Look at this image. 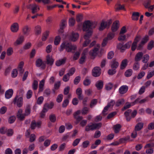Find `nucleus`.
I'll list each match as a JSON object with an SVG mask.
<instances>
[{
	"instance_id": "33",
	"label": "nucleus",
	"mask_w": 154,
	"mask_h": 154,
	"mask_svg": "<svg viewBox=\"0 0 154 154\" xmlns=\"http://www.w3.org/2000/svg\"><path fill=\"white\" fill-rule=\"evenodd\" d=\"M143 55V54L141 52H138L136 55L135 57V60L136 61H139L140 60Z\"/></svg>"
},
{
	"instance_id": "43",
	"label": "nucleus",
	"mask_w": 154,
	"mask_h": 154,
	"mask_svg": "<svg viewBox=\"0 0 154 154\" xmlns=\"http://www.w3.org/2000/svg\"><path fill=\"white\" fill-rule=\"evenodd\" d=\"M6 134L7 136L9 137L11 136L13 134V130L11 129H7Z\"/></svg>"
},
{
	"instance_id": "46",
	"label": "nucleus",
	"mask_w": 154,
	"mask_h": 154,
	"mask_svg": "<svg viewBox=\"0 0 154 154\" xmlns=\"http://www.w3.org/2000/svg\"><path fill=\"white\" fill-rule=\"evenodd\" d=\"M121 125L119 124H117L115 125L114 126V129L115 132L116 133H117L120 131L121 128Z\"/></svg>"
},
{
	"instance_id": "55",
	"label": "nucleus",
	"mask_w": 154,
	"mask_h": 154,
	"mask_svg": "<svg viewBox=\"0 0 154 154\" xmlns=\"http://www.w3.org/2000/svg\"><path fill=\"white\" fill-rule=\"evenodd\" d=\"M90 145V142L88 140L84 141L82 143L83 147L84 148L87 147Z\"/></svg>"
},
{
	"instance_id": "47",
	"label": "nucleus",
	"mask_w": 154,
	"mask_h": 154,
	"mask_svg": "<svg viewBox=\"0 0 154 154\" xmlns=\"http://www.w3.org/2000/svg\"><path fill=\"white\" fill-rule=\"evenodd\" d=\"M132 73V71L131 69H129L126 71L125 72V75L126 77L131 76Z\"/></svg>"
},
{
	"instance_id": "56",
	"label": "nucleus",
	"mask_w": 154,
	"mask_h": 154,
	"mask_svg": "<svg viewBox=\"0 0 154 154\" xmlns=\"http://www.w3.org/2000/svg\"><path fill=\"white\" fill-rule=\"evenodd\" d=\"M124 103V99H121L119 100L116 103V106H118L123 104Z\"/></svg>"
},
{
	"instance_id": "53",
	"label": "nucleus",
	"mask_w": 154,
	"mask_h": 154,
	"mask_svg": "<svg viewBox=\"0 0 154 154\" xmlns=\"http://www.w3.org/2000/svg\"><path fill=\"white\" fill-rule=\"evenodd\" d=\"M89 111V108L87 107H84L82 110V112L83 115L87 114Z\"/></svg>"
},
{
	"instance_id": "51",
	"label": "nucleus",
	"mask_w": 154,
	"mask_h": 154,
	"mask_svg": "<svg viewBox=\"0 0 154 154\" xmlns=\"http://www.w3.org/2000/svg\"><path fill=\"white\" fill-rule=\"evenodd\" d=\"M126 39V36L124 34H120L118 38V39L119 41H122Z\"/></svg>"
},
{
	"instance_id": "31",
	"label": "nucleus",
	"mask_w": 154,
	"mask_h": 154,
	"mask_svg": "<svg viewBox=\"0 0 154 154\" xmlns=\"http://www.w3.org/2000/svg\"><path fill=\"white\" fill-rule=\"evenodd\" d=\"M66 58H64L63 59H61L57 61L56 62V64L57 66H59L62 64L64 63L65 62Z\"/></svg>"
},
{
	"instance_id": "45",
	"label": "nucleus",
	"mask_w": 154,
	"mask_h": 154,
	"mask_svg": "<svg viewBox=\"0 0 154 154\" xmlns=\"http://www.w3.org/2000/svg\"><path fill=\"white\" fill-rule=\"evenodd\" d=\"M30 113V106L29 105H28L26 106L25 110V113H24L26 116L29 115Z\"/></svg>"
},
{
	"instance_id": "63",
	"label": "nucleus",
	"mask_w": 154,
	"mask_h": 154,
	"mask_svg": "<svg viewBox=\"0 0 154 154\" xmlns=\"http://www.w3.org/2000/svg\"><path fill=\"white\" fill-rule=\"evenodd\" d=\"M32 92L31 90L28 91L26 94V98L28 99H30L32 96Z\"/></svg>"
},
{
	"instance_id": "28",
	"label": "nucleus",
	"mask_w": 154,
	"mask_h": 154,
	"mask_svg": "<svg viewBox=\"0 0 154 154\" xmlns=\"http://www.w3.org/2000/svg\"><path fill=\"white\" fill-rule=\"evenodd\" d=\"M82 90L81 88H79L76 90V93L78 96L79 99L82 100L83 98V96L82 95Z\"/></svg>"
},
{
	"instance_id": "18",
	"label": "nucleus",
	"mask_w": 154,
	"mask_h": 154,
	"mask_svg": "<svg viewBox=\"0 0 154 154\" xmlns=\"http://www.w3.org/2000/svg\"><path fill=\"white\" fill-rule=\"evenodd\" d=\"M30 28L27 25L24 26L22 29V31L24 35L28 36L29 35Z\"/></svg>"
},
{
	"instance_id": "32",
	"label": "nucleus",
	"mask_w": 154,
	"mask_h": 154,
	"mask_svg": "<svg viewBox=\"0 0 154 154\" xmlns=\"http://www.w3.org/2000/svg\"><path fill=\"white\" fill-rule=\"evenodd\" d=\"M111 66L112 69H116L118 67L119 64L118 62L115 60H113L111 62Z\"/></svg>"
},
{
	"instance_id": "13",
	"label": "nucleus",
	"mask_w": 154,
	"mask_h": 154,
	"mask_svg": "<svg viewBox=\"0 0 154 154\" xmlns=\"http://www.w3.org/2000/svg\"><path fill=\"white\" fill-rule=\"evenodd\" d=\"M119 21L116 20L114 21L112 25L111 30L113 32L116 31L119 28Z\"/></svg>"
},
{
	"instance_id": "40",
	"label": "nucleus",
	"mask_w": 154,
	"mask_h": 154,
	"mask_svg": "<svg viewBox=\"0 0 154 154\" xmlns=\"http://www.w3.org/2000/svg\"><path fill=\"white\" fill-rule=\"evenodd\" d=\"M67 25V23L66 20H62L60 24V27L61 31H62V29H63Z\"/></svg>"
},
{
	"instance_id": "6",
	"label": "nucleus",
	"mask_w": 154,
	"mask_h": 154,
	"mask_svg": "<svg viewBox=\"0 0 154 154\" xmlns=\"http://www.w3.org/2000/svg\"><path fill=\"white\" fill-rule=\"evenodd\" d=\"M100 47L99 44H97L96 46L92 50L89 52V54L90 56L95 57L98 54Z\"/></svg>"
},
{
	"instance_id": "57",
	"label": "nucleus",
	"mask_w": 154,
	"mask_h": 154,
	"mask_svg": "<svg viewBox=\"0 0 154 154\" xmlns=\"http://www.w3.org/2000/svg\"><path fill=\"white\" fill-rule=\"evenodd\" d=\"M38 83L37 81L34 80L32 84V88L34 90H36L38 88Z\"/></svg>"
},
{
	"instance_id": "16",
	"label": "nucleus",
	"mask_w": 154,
	"mask_h": 154,
	"mask_svg": "<svg viewBox=\"0 0 154 154\" xmlns=\"http://www.w3.org/2000/svg\"><path fill=\"white\" fill-rule=\"evenodd\" d=\"M140 39V36H137L135 38L132 45L131 50L132 51H134L135 50L137 47V43Z\"/></svg>"
},
{
	"instance_id": "60",
	"label": "nucleus",
	"mask_w": 154,
	"mask_h": 154,
	"mask_svg": "<svg viewBox=\"0 0 154 154\" xmlns=\"http://www.w3.org/2000/svg\"><path fill=\"white\" fill-rule=\"evenodd\" d=\"M140 68V65L138 63H135L133 66V69L135 70H138Z\"/></svg>"
},
{
	"instance_id": "49",
	"label": "nucleus",
	"mask_w": 154,
	"mask_h": 154,
	"mask_svg": "<svg viewBox=\"0 0 154 154\" xmlns=\"http://www.w3.org/2000/svg\"><path fill=\"white\" fill-rule=\"evenodd\" d=\"M13 52V49L11 47L8 48L7 50V54L8 56L11 55Z\"/></svg>"
},
{
	"instance_id": "5",
	"label": "nucleus",
	"mask_w": 154,
	"mask_h": 154,
	"mask_svg": "<svg viewBox=\"0 0 154 154\" xmlns=\"http://www.w3.org/2000/svg\"><path fill=\"white\" fill-rule=\"evenodd\" d=\"M102 125L101 123L97 124H91V125H89L87 126L85 128V130L86 131H89L91 130H93L96 129H98L100 128Z\"/></svg>"
},
{
	"instance_id": "54",
	"label": "nucleus",
	"mask_w": 154,
	"mask_h": 154,
	"mask_svg": "<svg viewBox=\"0 0 154 154\" xmlns=\"http://www.w3.org/2000/svg\"><path fill=\"white\" fill-rule=\"evenodd\" d=\"M149 59V56L147 54L144 55L143 57L142 61L144 63H146Z\"/></svg>"
},
{
	"instance_id": "35",
	"label": "nucleus",
	"mask_w": 154,
	"mask_h": 154,
	"mask_svg": "<svg viewBox=\"0 0 154 154\" xmlns=\"http://www.w3.org/2000/svg\"><path fill=\"white\" fill-rule=\"evenodd\" d=\"M35 31L36 35L40 34L41 32V27L40 26L37 25L35 27Z\"/></svg>"
},
{
	"instance_id": "26",
	"label": "nucleus",
	"mask_w": 154,
	"mask_h": 154,
	"mask_svg": "<svg viewBox=\"0 0 154 154\" xmlns=\"http://www.w3.org/2000/svg\"><path fill=\"white\" fill-rule=\"evenodd\" d=\"M46 59L48 64L51 65H52L54 62V60L51 56H50L49 55H48L47 56Z\"/></svg>"
},
{
	"instance_id": "27",
	"label": "nucleus",
	"mask_w": 154,
	"mask_h": 154,
	"mask_svg": "<svg viewBox=\"0 0 154 154\" xmlns=\"http://www.w3.org/2000/svg\"><path fill=\"white\" fill-rule=\"evenodd\" d=\"M128 64V60L125 59L123 60L121 63L120 66V68L121 69H124Z\"/></svg>"
},
{
	"instance_id": "3",
	"label": "nucleus",
	"mask_w": 154,
	"mask_h": 154,
	"mask_svg": "<svg viewBox=\"0 0 154 154\" xmlns=\"http://www.w3.org/2000/svg\"><path fill=\"white\" fill-rule=\"evenodd\" d=\"M112 23V19L108 20L106 21L104 20H102L99 27V29L100 31H102L106 27H109Z\"/></svg>"
},
{
	"instance_id": "24",
	"label": "nucleus",
	"mask_w": 154,
	"mask_h": 154,
	"mask_svg": "<svg viewBox=\"0 0 154 154\" xmlns=\"http://www.w3.org/2000/svg\"><path fill=\"white\" fill-rule=\"evenodd\" d=\"M81 111L80 110H78L74 114V116L75 118L78 121H80L83 118L82 116H79V115L80 114Z\"/></svg>"
},
{
	"instance_id": "21",
	"label": "nucleus",
	"mask_w": 154,
	"mask_h": 154,
	"mask_svg": "<svg viewBox=\"0 0 154 154\" xmlns=\"http://www.w3.org/2000/svg\"><path fill=\"white\" fill-rule=\"evenodd\" d=\"M41 125V122H36L35 121H33L32 122L31 127L32 129H34L35 127L39 128L40 127Z\"/></svg>"
},
{
	"instance_id": "14",
	"label": "nucleus",
	"mask_w": 154,
	"mask_h": 154,
	"mask_svg": "<svg viewBox=\"0 0 154 154\" xmlns=\"http://www.w3.org/2000/svg\"><path fill=\"white\" fill-rule=\"evenodd\" d=\"M100 74V69L99 67H95L92 70V75L94 77L99 76Z\"/></svg>"
},
{
	"instance_id": "7",
	"label": "nucleus",
	"mask_w": 154,
	"mask_h": 154,
	"mask_svg": "<svg viewBox=\"0 0 154 154\" xmlns=\"http://www.w3.org/2000/svg\"><path fill=\"white\" fill-rule=\"evenodd\" d=\"M25 41L24 36L23 35L19 36L17 39L14 43L15 46L22 45Z\"/></svg>"
},
{
	"instance_id": "15",
	"label": "nucleus",
	"mask_w": 154,
	"mask_h": 154,
	"mask_svg": "<svg viewBox=\"0 0 154 154\" xmlns=\"http://www.w3.org/2000/svg\"><path fill=\"white\" fill-rule=\"evenodd\" d=\"M54 106V103L52 102L50 103H46L44 105L43 108V111L45 112H47L49 109H52Z\"/></svg>"
},
{
	"instance_id": "2",
	"label": "nucleus",
	"mask_w": 154,
	"mask_h": 154,
	"mask_svg": "<svg viewBox=\"0 0 154 154\" xmlns=\"http://www.w3.org/2000/svg\"><path fill=\"white\" fill-rule=\"evenodd\" d=\"M77 47L75 45H72L70 43L67 42H63L60 45L59 50L63 51L65 48L66 51L68 52H70L72 50H75Z\"/></svg>"
},
{
	"instance_id": "50",
	"label": "nucleus",
	"mask_w": 154,
	"mask_h": 154,
	"mask_svg": "<svg viewBox=\"0 0 154 154\" xmlns=\"http://www.w3.org/2000/svg\"><path fill=\"white\" fill-rule=\"evenodd\" d=\"M154 42L153 41H151L148 44L147 46L148 49L150 50L154 46Z\"/></svg>"
},
{
	"instance_id": "52",
	"label": "nucleus",
	"mask_w": 154,
	"mask_h": 154,
	"mask_svg": "<svg viewBox=\"0 0 154 154\" xmlns=\"http://www.w3.org/2000/svg\"><path fill=\"white\" fill-rule=\"evenodd\" d=\"M97 103V100L96 99H94L92 100L91 102L90 107L91 108H92L96 105Z\"/></svg>"
},
{
	"instance_id": "11",
	"label": "nucleus",
	"mask_w": 154,
	"mask_h": 154,
	"mask_svg": "<svg viewBox=\"0 0 154 154\" xmlns=\"http://www.w3.org/2000/svg\"><path fill=\"white\" fill-rule=\"evenodd\" d=\"M151 0H146L143 3V5L145 8L149 10H153L154 8V5H151Z\"/></svg>"
},
{
	"instance_id": "12",
	"label": "nucleus",
	"mask_w": 154,
	"mask_h": 154,
	"mask_svg": "<svg viewBox=\"0 0 154 154\" xmlns=\"http://www.w3.org/2000/svg\"><path fill=\"white\" fill-rule=\"evenodd\" d=\"M26 116L23 113V110L21 109H19L17 114V118L20 120H23L24 119Z\"/></svg>"
},
{
	"instance_id": "36",
	"label": "nucleus",
	"mask_w": 154,
	"mask_h": 154,
	"mask_svg": "<svg viewBox=\"0 0 154 154\" xmlns=\"http://www.w3.org/2000/svg\"><path fill=\"white\" fill-rule=\"evenodd\" d=\"M148 100L147 97L141 100H140L139 98H137L135 101L134 103H145Z\"/></svg>"
},
{
	"instance_id": "19",
	"label": "nucleus",
	"mask_w": 154,
	"mask_h": 154,
	"mask_svg": "<svg viewBox=\"0 0 154 154\" xmlns=\"http://www.w3.org/2000/svg\"><path fill=\"white\" fill-rule=\"evenodd\" d=\"M116 10H126L128 9V6L119 3H117L115 7Z\"/></svg>"
},
{
	"instance_id": "59",
	"label": "nucleus",
	"mask_w": 154,
	"mask_h": 154,
	"mask_svg": "<svg viewBox=\"0 0 154 154\" xmlns=\"http://www.w3.org/2000/svg\"><path fill=\"white\" fill-rule=\"evenodd\" d=\"M17 74L18 72L17 69H14L11 72V76L13 78H15L17 76Z\"/></svg>"
},
{
	"instance_id": "23",
	"label": "nucleus",
	"mask_w": 154,
	"mask_h": 154,
	"mask_svg": "<svg viewBox=\"0 0 154 154\" xmlns=\"http://www.w3.org/2000/svg\"><path fill=\"white\" fill-rule=\"evenodd\" d=\"M13 91L12 89H10L6 91L5 93V97L7 99H9L13 94Z\"/></svg>"
},
{
	"instance_id": "48",
	"label": "nucleus",
	"mask_w": 154,
	"mask_h": 154,
	"mask_svg": "<svg viewBox=\"0 0 154 154\" xmlns=\"http://www.w3.org/2000/svg\"><path fill=\"white\" fill-rule=\"evenodd\" d=\"M75 23V19L73 18H71L69 19V24L70 26H73L74 25Z\"/></svg>"
},
{
	"instance_id": "4",
	"label": "nucleus",
	"mask_w": 154,
	"mask_h": 154,
	"mask_svg": "<svg viewBox=\"0 0 154 154\" xmlns=\"http://www.w3.org/2000/svg\"><path fill=\"white\" fill-rule=\"evenodd\" d=\"M14 104L16 105L19 107H22L23 105V98L22 96H16L13 101Z\"/></svg>"
},
{
	"instance_id": "30",
	"label": "nucleus",
	"mask_w": 154,
	"mask_h": 154,
	"mask_svg": "<svg viewBox=\"0 0 154 154\" xmlns=\"http://www.w3.org/2000/svg\"><path fill=\"white\" fill-rule=\"evenodd\" d=\"M139 16V13L138 12H134L132 14V19L133 20H138Z\"/></svg>"
},
{
	"instance_id": "42",
	"label": "nucleus",
	"mask_w": 154,
	"mask_h": 154,
	"mask_svg": "<svg viewBox=\"0 0 154 154\" xmlns=\"http://www.w3.org/2000/svg\"><path fill=\"white\" fill-rule=\"evenodd\" d=\"M117 48L118 49L120 50L121 52H123L126 49L125 45L121 43L118 44L117 45Z\"/></svg>"
},
{
	"instance_id": "1",
	"label": "nucleus",
	"mask_w": 154,
	"mask_h": 154,
	"mask_svg": "<svg viewBox=\"0 0 154 154\" xmlns=\"http://www.w3.org/2000/svg\"><path fill=\"white\" fill-rule=\"evenodd\" d=\"M97 25V23L96 22H92L90 20L85 21L83 25V30L86 32L84 36L85 41L83 44V47L87 46L90 43L91 41L89 38L91 35L93 30L92 29L96 27Z\"/></svg>"
},
{
	"instance_id": "61",
	"label": "nucleus",
	"mask_w": 154,
	"mask_h": 154,
	"mask_svg": "<svg viewBox=\"0 0 154 154\" xmlns=\"http://www.w3.org/2000/svg\"><path fill=\"white\" fill-rule=\"evenodd\" d=\"M63 99V95L62 94H60L57 96L56 101L58 103H60L62 101Z\"/></svg>"
},
{
	"instance_id": "17",
	"label": "nucleus",
	"mask_w": 154,
	"mask_h": 154,
	"mask_svg": "<svg viewBox=\"0 0 154 154\" xmlns=\"http://www.w3.org/2000/svg\"><path fill=\"white\" fill-rule=\"evenodd\" d=\"M79 36L78 33L72 32L69 37V39L72 41L75 42L78 39Z\"/></svg>"
},
{
	"instance_id": "29",
	"label": "nucleus",
	"mask_w": 154,
	"mask_h": 154,
	"mask_svg": "<svg viewBox=\"0 0 154 154\" xmlns=\"http://www.w3.org/2000/svg\"><path fill=\"white\" fill-rule=\"evenodd\" d=\"M143 123L142 122H139L137 123L135 126V130L136 131H139L143 128Z\"/></svg>"
},
{
	"instance_id": "39",
	"label": "nucleus",
	"mask_w": 154,
	"mask_h": 154,
	"mask_svg": "<svg viewBox=\"0 0 154 154\" xmlns=\"http://www.w3.org/2000/svg\"><path fill=\"white\" fill-rule=\"evenodd\" d=\"M115 36V34L113 32H110L107 35L106 38L108 40H112L114 37Z\"/></svg>"
},
{
	"instance_id": "25",
	"label": "nucleus",
	"mask_w": 154,
	"mask_h": 154,
	"mask_svg": "<svg viewBox=\"0 0 154 154\" xmlns=\"http://www.w3.org/2000/svg\"><path fill=\"white\" fill-rule=\"evenodd\" d=\"M95 85L98 89H100L103 87V82L101 80L98 81L96 82Z\"/></svg>"
},
{
	"instance_id": "58",
	"label": "nucleus",
	"mask_w": 154,
	"mask_h": 154,
	"mask_svg": "<svg viewBox=\"0 0 154 154\" xmlns=\"http://www.w3.org/2000/svg\"><path fill=\"white\" fill-rule=\"evenodd\" d=\"M91 82L90 79L88 78H86L83 82V84L85 86H88L89 85Z\"/></svg>"
},
{
	"instance_id": "44",
	"label": "nucleus",
	"mask_w": 154,
	"mask_h": 154,
	"mask_svg": "<svg viewBox=\"0 0 154 154\" xmlns=\"http://www.w3.org/2000/svg\"><path fill=\"white\" fill-rule=\"evenodd\" d=\"M61 38L59 36H57L55 37L54 41V44L55 45H58L60 43Z\"/></svg>"
},
{
	"instance_id": "20",
	"label": "nucleus",
	"mask_w": 154,
	"mask_h": 154,
	"mask_svg": "<svg viewBox=\"0 0 154 154\" xmlns=\"http://www.w3.org/2000/svg\"><path fill=\"white\" fill-rule=\"evenodd\" d=\"M128 87L126 85L121 86L119 89V91L120 94H123L125 93L128 91Z\"/></svg>"
},
{
	"instance_id": "62",
	"label": "nucleus",
	"mask_w": 154,
	"mask_h": 154,
	"mask_svg": "<svg viewBox=\"0 0 154 154\" xmlns=\"http://www.w3.org/2000/svg\"><path fill=\"white\" fill-rule=\"evenodd\" d=\"M44 100V98L42 96L39 97L37 100V103L38 104H42Z\"/></svg>"
},
{
	"instance_id": "38",
	"label": "nucleus",
	"mask_w": 154,
	"mask_h": 154,
	"mask_svg": "<svg viewBox=\"0 0 154 154\" xmlns=\"http://www.w3.org/2000/svg\"><path fill=\"white\" fill-rule=\"evenodd\" d=\"M28 8L30 10H33L39 9L38 6L35 4L30 5L28 6Z\"/></svg>"
},
{
	"instance_id": "9",
	"label": "nucleus",
	"mask_w": 154,
	"mask_h": 154,
	"mask_svg": "<svg viewBox=\"0 0 154 154\" xmlns=\"http://www.w3.org/2000/svg\"><path fill=\"white\" fill-rule=\"evenodd\" d=\"M11 31L14 33L17 32L19 29V25L18 23L15 22L11 24Z\"/></svg>"
},
{
	"instance_id": "22",
	"label": "nucleus",
	"mask_w": 154,
	"mask_h": 154,
	"mask_svg": "<svg viewBox=\"0 0 154 154\" xmlns=\"http://www.w3.org/2000/svg\"><path fill=\"white\" fill-rule=\"evenodd\" d=\"M115 103V102L114 100H111L110 103H108L107 106L104 107L103 111V114H105L104 112H106L107 111L108 108L110 107L113 106Z\"/></svg>"
},
{
	"instance_id": "34",
	"label": "nucleus",
	"mask_w": 154,
	"mask_h": 154,
	"mask_svg": "<svg viewBox=\"0 0 154 154\" xmlns=\"http://www.w3.org/2000/svg\"><path fill=\"white\" fill-rule=\"evenodd\" d=\"M49 31H47L44 33L42 38V40L43 41H46L49 35Z\"/></svg>"
},
{
	"instance_id": "64",
	"label": "nucleus",
	"mask_w": 154,
	"mask_h": 154,
	"mask_svg": "<svg viewBox=\"0 0 154 154\" xmlns=\"http://www.w3.org/2000/svg\"><path fill=\"white\" fill-rule=\"evenodd\" d=\"M81 140V139L79 138H77L74 141H73L72 143V145L74 146H75L77 145L79 143V142Z\"/></svg>"
},
{
	"instance_id": "8",
	"label": "nucleus",
	"mask_w": 154,
	"mask_h": 154,
	"mask_svg": "<svg viewBox=\"0 0 154 154\" xmlns=\"http://www.w3.org/2000/svg\"><path fill=\"white\" fill-rule=\"evenodd\" d=\"M89 48H85L83 51L82 53V56L79 60V63L80 64H82L84 63L85 61V60L86 58V55L88 53V52L89 51Z\"/></svg>"
},
{
	"instance_id": "37",
	"label": "nucleus",
	"mask_w": 154,
	"mask_h": 154,
	"mask_svg": "<svg viewBox=\"0 0 154 154\" xmlns=\"http://www.w3.org/2000/svg\"><path fill=\"white\" fill-rule=\"evenodd\" d=\"M23 62L22 61H21L19 63V65H18V69L19 71L21 73H22L24 71V70L23 69Z\"/></svg>"
},
{
	"instance_id": "41",
	"label": "nucleus",
	"mask_w": 154,
	"mask_h": 154,
	"mask_svg": "<svg viewBox=\"0 0 154 154\" xmlns=\"http://www.w3.org/2000/svg\"><path fill=\"white\" fill-rule=\"evenodd\" d=\"M131 112V109H128L125 112L124 114L126 117L127 120L128 121H129L130 120L131 118L129 117V116Z\"/></svg>"
},
{
	"instance_id": "10",
	"label": "nucleus",
	"mask_w": 154,
	"mask_h": 154,
	"mask_svg": "<svg viewBox=\"0 0 154 154\" xmlns=\"http://www.w3.org/2000/svg\"><path fill=\"white\" fill-rule=\"evenodd\" d=\"M154 144L152 143H148L146 145L145 147L147 149L146 150V152L147 154H151L153 153V150L152 148L154 146Z\"/></svg>"
}]
</instances>
